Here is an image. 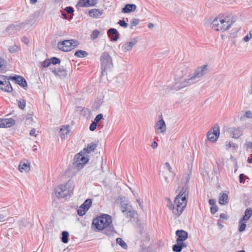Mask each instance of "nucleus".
<instances>
[{
  "mask_svg": "<svg viewBox=\"0 0 252 252\" xmlns=\"http://www.w3.org/2000/svg\"><path fill=\"white\" fill-rule=\"evenodd\" d=\"M208 66L204 65L197 67L194 72L189 76L188 78H184L187 74V69L185 67H181L179 71L182 72V75L176 74L174 82L170 86L171 90L179 91L199 81L200 78L206 74Z\"/></svg>",
  "mask_w": 252,
  "mask_h": 252,
  "instance_id": "1",
  "label": "nucleus"
},
{
  "mask_svg": "<svg viewBox=\"0 0 252 252\" xmlns=\"http://www.w3.org/2000/svg\"><path fill=\"white\" fill-rule=\"evenodd\" d=\"M189 188L185 185L180 191L178 195L175 197L174 203L175 210H174L173 214L175 218L179 217L184 211L187 204V199L189 197Z\"/></svg>",
  "mask_w": 252,
  "mask_h": 252,
  "instance_id": "2",
  "label": "nucleus"
},
{
  "mask_svg": "<svg viewBox=\"0 0 252 252\" xmlns=\"http://www.w3.org/2000/svg\"><path fill=\"white\" fill-rule=\"evenodd\" d=\"M74 186L71 181H68L65 184L61 185L55 189L58 198H64L73 193Z\"/></svg>",
  "mask_w": 252,
  "mask_h": 252,
  "instance_id": "3",
  "label": "nucleus"
},
{
  "mask_svg": "<svg viewBox=\"0 0 252 252\" xmlns=\"http://www.w3.org/2000/svg\"><path fill=\"white\" fill-rule=\"evenodd\" d=\"M234 22L233 16L232 14H228L215 18L213 20V24L215 26H218V22H220L221 27L219 28L220 31L224 32L229 29Z\"/></svg>",
  "mask_w": 252,
  "mask_h": 252,
  "instance_id": "4",
  "label": "nucleus"
},
{
  "mask_svg": "<svg viewBox=\"0 0 252 252\" xmlns=\"http://www.w3.org/2000/svg\"><path fill=\"white\" fill-rule=\"evenodd\" d=\"M100 61L102 69L101 76H103L107 75V70L113 67L112 59L108 53L105 52L101 55Z\"/></svg>",
  "mask_w": 252,
  "mask_h": 252,
  "instance_id": "5",
  "label": "nucleus"
},
{
  "mask_svg": "<svg viewBox=\"0 0 252 252\" xmlns=\"http://www.w3.org/2000/svg\"><path fill=\"white\" fill-rule=\"evenodd\" d=\"M112 222L111 217L107 214H103L99 217L94 219L93 221V224L98 230H102L105 226L108 225Z\"/></svg>",
  "mask_w": 252,
  "mask_h": 252,
  "instance_id": "6",
  "label": "nucleus"
},
{
  "mask_svg": "<svg viewBox=\"0 0 252 252\" xmlns=\"http://www.w3.org/2000/svg\"><path fill=\"white\" fill-rule=\"evenodd\" d=\"M79 44L78 41L75 39L65 40L58 43V48L63 52L70 51L76 47Z\"/></svg>",
  "mask_w": 252,
  "mask_h": 252,
  "instance_id": "7",
  "label": "nucleus"
},
{
  "mask_svg": "<svg viewBox=\"0 0 252 252\" xmlns=\"http://www.w3.org/2000/svg\"><path fill=\"white\" fill-rule=\"evenodd\" d=\"M88 160V158L85 157L84 153L81 152L75 156L73 163V166L78 170L81 169Z\"/></svg>",
  "mask_w": 252,
  "mask_h": 252,
  "instance_id": "8",
  "label": "nucleus"
},
{
  "mask_svg": "<svg viewBox=\"0 0 252 252\" xmlns=\"http://www.w3.org/2000/svg\"><path fill=\"white\" fill-rule=\"evenodd\" d=\"M220 135V128L217 124L215 125L209 130L207 134L208 139L211 142H215L218 139Z\"/></svg>",
  "mask_w": 252,
  "mask_h": 252,
  "instance_id": "9",
  "label": "nucleus"
},
{
  "mask_svg": "<svg viewBox=\"0 0 252 252\" xmlns=\"http://www.w3.org/2000/svg\"><path fill=\"white\" fill-rule=\"evenodd\" d=\"M92 200L91 199H86L77 209V211L78 215L80 216H84L89 209L90 207L92 205Z\"/></svg>",
  "mask_w": 252,
  "mask_h": 252,
  "instance_id": "10",
  "label": "nucleus"
},
{
  "mask_svg": "<svg viewBox=\"0 0 252 252\" xmlns=\"http://www.w3.org/2000/svg\"><path fill=\"white\" fill-rule=\"evenodd\" d=\"M0 89L7 92H11L13 90L8 79H7L4 76L0 80Z\"/></svg>",
  "mask_w": 252,
  "mask_h": 252,
  "instance_id": "11",
  "label": "nucleus"
},
{
  "mask_svg": "<svg viewBox=\"0 0 252 252\" xmlns=\"http://www.w3.org/2000/svg\"><path fill=\"white\" fill-rule=\"evenodd\" d=\"M50 69L56 76H59L61 77H64L67 75V71L63 67H59L56 68L55 67H51Z\"/></svg>",
  "mask_w": 252,
  "mask_h": 252,
  "instance_id": "12",
  "label": "nucleus"
},
{
  "mask_svg": "<svg viewBox=\"0 0 252 252\" xmlns=\"http://www.w3.org/2000/svg\"><path fill=\"white\" fill-rule=\"evenodd\" d=\"M18 169L21 172H28L30 171V162L26 159L21 161L19 165Z\"/></svg>",
  "mask_w": 252,
  "mask_h": 252,
  "instance_id": "13",
  "label": "nucleus"
},
{
  "mask_svg": "<svg viewBox=\"0 0 252 252\" xmlns=\"http://www.w3.org/2000/svg\"><path fill=\"white\" fill-rule=\"evenodd\" d=\"M15 124L12 118L0 119V127H9Z\"/></svg>",
  "mask_w": 252,
  "mask_h": 252,
  "instance_id": "14",
  "label": "nucleus"
},
{
  "mask_svg": "<svg viewBox=\"0 0 252 252\" xmlns=\"http://www.w3.org/2000/svg\"><path fill=\"white\" fill-rule=\"evenodd\" d=\"M107 34L112 41H116L119 38V33L114 28L109 29L107 31Z\"/></svg>",
  "mask_w": 252,
  "mask_h": 252,
  "instance_id": "15",
  "label": "nucleus"
},
{
  "mask_svg": "<svg viewBox=\"0 0 252 252\" xmlns=\"http://www.w3.org/2000/svg\"><path fill=\"white\" fill-rule=\"evenodd\" d=\"M228 131L232 135L233 138L237 139L242 134V131L241 127H230Z\"/></svg>",
  "mask_w": 252,
  "mask_h": 252,
  "instance_id": "16",
  "label": "nucleus"
},
{
  "mask_svg": "<svg viewBox=\"0 0 252 252\" xmlns=\"http://www.w3.org/2000/svg\"><path fill=\"white\" fill-rule=\"evenodd\" d=\"M176 235L177 236L176 241L184 242L188 237V232L184 230H178L176 231Z\"/></svg>",
  "mask_w": 252,
  "mask_h": 252,
  "instance_id": "17",
  "label": "nucleus"
},
{
  "mask_svg": "<svg viewBox=\"0 0 252 252\" xmlns=\"http://www.w3.org/2000/svg\"><path fill=\"white\" fill-rule=\"evenodd\" d=\"M97 3L96 0H79L77 5L79 7L94 6Z\"/></svg>",
  "mask_w": 252,
  "mask_h": 252,
  "instance_id": "18",
  "label": "nucleus"
},
{
  "mask_svg": "<svg viewBox=\"0 0 252 252\" xmlns=\"http://www.w3.org/2000/svg\"><path fill=\"white\" fill-rule=\"evenodd\" d=\"M156 129L159 130L158 132L164 133L166 130L165 123L163 119L158 121L156 125Z\"/></svg>",
  "mask_w": 252,
  "mask_h": 252,
  "instance_id": "19",
  "label": "nucleus"
},
{
  "mask_svg": "<svg viewBox=\"0 0 252 252\" xmlns=\"http://www.w3.org/2000/svg\"><path fill=\"white\" fill-rule=\"evenodd\" d=\"M102 230H103V233L107 236L113 235L116 233L112 223L105 226V228L102 229Z\"/></svg>",
  "mask_w": 252,
  "mask_h": 252,
  "instance_id": "20",
  "label": "nucleus"
},
{
  "mask_svg": "<svg viewBox=\"0 0 252 252\" xmlns=\"http://www.w3.org/2000/svg\"><path fill=\"white\" fill-rule=\"evenodd\" d=\"M69 132V126H63L60 129L59 135L62 139H65L67 137V135Z\"/></svg>",
  "mask_w": 252,
  "mask_h": 252,
  "instance_id": "21",
  "label": "nucleus"
},
{
  "mask_svg": "<svg viewBox=\"0 0 252 252\" xmlns=\"http://www.w3.org/2000/svg\"><path fill=\"white\" fill-rule=\"evenodd\" d=\"M177 243L172 247V250L175 252H180L182 249L187 247V245L184 242H181L176 241Z\"/></svg>",
  "mask_w": 252,
  "mask_h": 252,
  "instance_id": "22",
  "label": "nucleus"
},
{
  "mask_svg": "<svg viewBox=\"0 0 252 252\" xmlns=\"http://www.w3.org/2000/svg\"><path fill=\"white\" fill-rule=\"evenodd\" d=\"M136 9V6L134 4H126L122 9V12L127 13L134 11Z\"/></svg>",
  "mask_w": 252,
  "mask_h": 252,
  "instance_id": "23",
  "label": "nucleus"
},
{
  "mask_svg": "<svg viewBox=\"0 0 252 252\" xmlns=\"http://www.w3.org/2000/svg\"><path fill=\"white\" fill-rule=\"evenodd\" d=\"M137 42L135 38H133L131 41L126 43L123 46V48L125 51H129L131 50L134 45H135Z\"/></svg>",
  "mask_w": 252,
  "mask_h": 252,
  "instance_id": "24",
  "label": "nucleus"
},
{
  "mask_svg": "<svg viewBox=\"0 0 252 252\" xmlns=\"http://www.w3.org/2000/svg\"><path fill=\"white\" fill-rule=\"evenodd\" d=\"M103 13V10H99L97 9H92L89 11V14L91 17L97 18L102 15Z\"/></svg>",
  "mask_w": 252,
  "mask_h": 252,
  "instance_id": "25",
  "label": "nucleus"
},
{
  "mask_svg": "<svg viewBox=\"0 0 252 252\" xmlns=\"http://www.w3.org/2000/svg\"><path fill=\"white\" fill-rule=\"evenodd\" d=\"M17 84L23 88L27 87V83L26 79L21 76L17 75Z\"/></svg>",
  "mask_w": 252,
  "mask_h": 252,
  "instance_id": "26",
  "label": "nucleus"
},
{
  "mask_svg": "<svg viewBox=\"0 0 252 252\" xmlns=\"http://www.w3.org/2000/svg\"><path fill=\"white\" fill-rule=\"evenodd\" d=\"M23 121L26 126L32 125V123L33 122L32 115L30 114H27L23 118Z\"/></svg>",
  "mask_w": 252,
  "mask_h": 252,
  "instance_id": "27",
  "label": "nucleus"
},
{
  "mask_svg": "<svg viewBox=\"0 0 252 252\" xmlns=\"http://www.w3.org/2000/svg\"><path fill=\"white\" fill-rule=\"evenodd\" d=\"M96 144L94 142H91V143L88 144L87 146L84 148L83 150L87 153L89 154L91 152L94 151L96 149Z\"/></svg>",
  "mask_w": 252,
  "mask_h": 252,
  "instance_id": "28",
  "label": "nucleus"
},
{
  "mask_svg": "<svg viewBox=\"0 0 252 252\" xmlns=\"http://www.w3.org/2000/svg\"><path fill=\"white\" fill-rule=\"evenodd\" d=\"M252 216V209L251 208H248L245 211L244 215L241 218L242 220L246 221H248L250 218Z\"/></svg>",
  "mask_w": 252,
  "mask_h": 252,
  "instance_id": "29",
  "label": "nucleus"
},
{
  "mask_svg": "<svg viewBox=\"0 0 252 252\" xmlns=\"http://www.w3.org/2000/svg\"><path fill=\"white\" fill-rule=\"evenodd\" d=\"M228 195L225 193L220 194L219 202L221 205H225L228 203Z\"/></svg>",
  "mask_w": 252,
  "mask_h": 252,
  "instance_id": "30",
  "label": "nucleus"
},
{
  "mask_svg": "<svg viewBox=\"0 0 252 252\" xmlns=\"http://www.w3.org/2000/svg\"><path fill=\"white\" fill-rule=\"evenodd\" d=\"M124 213L126 217L131 219L134 217L136 212L131 207Z\"/></svg>",
  "mask_w": 252,
  "mask_h": 252,
  "instance_id": "31",
  "label": "nucleus"
},
{
  "mask_svg": "<svg viewBox=\"0 0 252 252\" xmlns=\"http://www.w3.org/2000/svg\"><path fill=\"white\" fill-rule=\"evenodd\" d=\"M88 55V53L86 51L81 50H77L74 53V56L78 58L85 57L87 56Z\"/></svg>",
  "mask_w": 252,
  "mask_h": 252,
  "instance_id": "32",
  "label": "nucleus"
},
{
  "mask_svg": "<svg viewBox=\"0 0 252 252\" xmlns=\"http://www.w3.org/2000/svg\"><path fill=\"white\" fill-rule=\"evenodd\" d=\"M246 222L245 220H242V219H240L239 221V228L238 230L240 232L244 231L246 227Z\"/></svg>",
  "mask_w": 252,
  "mask_h": 252,
  "instance_id": "33",
  "label": "nucleus"
},
{
  "mask_svg": "<svg viewBox=\"0 0 252 252\" xmlns=\"http://www.w3.org/2000/svg\"><path fill=\"white\" fill-rule=\"evenodd\" d=\"M62 241L63 243H67L68 242L69 233L67 231H64L62 233Z\"/></svg>",
  "mask_w": 252,
  "mask_h": 252,
  "instance_id": "34",
  "label": "nucleus"
},
{
  "mask_svg": "<svg viewBox=\"0 0 252 252\" xmlns=\"http://www.w3.org/2000/svg\"><path fill=\"white\" fill-rule=\"evenodd\" d=\"M131 207V206L128 205V204L125 203L124 201H121V208L123 213L127 211L128 209Z\"/></svg>",
  "mask_w": 252,
  "mask_h": 252,
  "instance_id": "35",
  "label": "nucleus"
},
{
  "mask_svg": "<svg viewBox=\"0 0 252 252\" xmlns=\"http://www.w3.org/2000/svg\"><path fill=\"white\" fill-rule=\"evenodd\" d=\"M116 243L120 245L122 248L125 250L127 249V246L122 238H118L116 239Z\"/></svg>",
  "mask_w": 252,
  "mask_h": 252,
  "instance_id": "36",
  "label": "nucleus"
},
{
  "mask_svg": "<svg viewBox=\"0 0 252 252\" xmlns=\"http://www.w3.org/2000/svg\"><path fill=\"white\" fill-rule=\"evenodd\" d=\"M167 201V207L171 210L172 211L173 213L174 210H175V204H173L171 200L169 198H166Z\"/></svg>",
  "mask_w": 252,
  "mask_h": 252,
  "instance_id": "37",
  "label": "nucleus"
},
{
  "mask_svg": "<svg viewBox=\"0 0 252 252\" xmlns=\"http://www.w3.org/2000/svg\"><path fill=\"white\" fill-rule=\"evenodd\" d=\"M26 100L25 99H20L18 101V106L19 108L23 110L26 107Z\"/></svg>",
  "mask_w": 252,
  "mask_h": 252,
  "instance_id": "38",
  "label": "nucleus"
},
{
  "mask_svg": "<svg viewBox=\"0 0 252 252\" xmlns=\"http://www.w3.org/2000/svg\"><path fill=\"white\" fill-rule=\"evenodd\" d=\"M140 23V20L138 19L133 18L130 21V29H133V26L138 25Z\"/></svg>",
  "mask_w": 252,
  "mask_h": 252,
  "instance_id": "39",
  "label": "nucleus"
},
{
  "mask_svg": "<svg viewBox=\"0 0 252 252\" xmlns=\"http://www.w3.org/2000/svg\"><path fill=\"white\" fill-rule=\"evenodd\" d=\"M228 219V216L227 214L224 213H222L220 216V218L218 220L217 224L220 225V221H222L223 220H227Z\"/></svg>",
  "mask_w": 252,
  "mask_h": 252,
  "instance_id": "40",
  "label": "nucleus"
},
{
  "mask_svg": "<svg viewBox=\"0 0 252 252\" xmlns=\"http://www.w3.org/2000/svg\"><path fill=\"white\" fill-rule=\"evenodd\" d=\"M49 60L51 62V64H53L54 65H56L57 64H59L60 63V60L57 57H52Z\"/></svg>",
  "mask_w": 252,
  "mask_h": 252,
  "instance_id": "41",
  "label": "nucleus"
},
{
  "mask_svg": "<svg viewBox=\"0 0 252 252\" xmlns=\"http://www.w3.org/2000/svg\"><path fill=\"white\" fill-rule=\"evenodd\" d=\"M99 34V32L98 30H94L91 35V37L92 39H96Z\"/></svg>",
  "mask_w": 252,
  "mask_h": 252,
  "instance_id": "42",
  "label": "nucleus"
},
{
  "mask_svg": "<svg viewBox=\"0 0 252 252\" xmlns=\"http://www.w3.org/2000/svg\"><path fill=\"white\" fill-rule=\"evenodd\" d=\"M18 223L19 226H20V228H21L22 227H25L27 226V224L29 223L27 220L26 219H23L22 220L19 221Z\"/></svg>",
  "mask_w": 252,
  "mask_h": 252,
  "instance_id": "43",
  "label": "nucleus"
},
{
  "mask_svg": "<svg viewBox=\"0 0 252 252\" xmlns=\"http://www.w3.org/2000/svg\"><path fill=\"white\" fill-rule=\"evenodd\" d=\"M5 60L1 58H0V71H3L5 70Z\"/></svg>",
  "mask_w": 252,
  "mask_h": 252,
  "instance_id": "44",
  "label": "nucleus"
},
{
  "mask_svg": "<svg viewBox=\"0 0 252 252\" xmlns=\"http://www.w3.org/2000/svg\"><path fill=\"white\" fill-rule=\"evenodd\" d=\"M252 38V30H251L249 33L244 37V40L248 42Z\"/></svg>",
  "mask_w": 252,
  "mask_h": 252,
  "instance_id": "45",
  "label": "nucleus"
},
{
  "mask_svg": "<svg viewBox=\"0 0 252 252\" xmlns=\"http://www.w3.org/2000/svg\"><path fill=\"white\" fill-rule=\"evenodd\" d=\"M51 64V62L49 59H46L42 63L41 65L43 67H48Z\"/></svg>",
  "mask_w": 252,
  "mask_h": 252,
  "instance_id": "46",
  "label": "nucleus"
},
{
  "mask_svg": "<svg viewBox=\"0 0 252 252\" xmlns=\"http://www.w3.org/2000/svg\"><path fill=\"white\" fill-rule=\"evenodd\" d=\"M96 126L97 123L93 121L90 126V130L92 131H94L96 129Z\"/></svg>",
  "mask_w": 252,
  "mask_h": 252,
  "instance_id": "47",
  "label": "nucleus"
},
{
  "mask_svg": "<svg viewBox=\"0 0 252 252\" xmlns=\"http://www.w3.org/2000/svg\"><path fill=\"white\" fill-rule=\"evenodd\" d=\"M103 118V115L102 114H98L94 119V122L97 123Z\"/></svg>",
  "mask_w": 252,
  "mask_h": 252,
  "instance_id": "48",
  "label": "nucleus"
},
{
  "mask_svg": "<svg viewBox=\"0 0 252 252\" xmlns=\"http://www.w3.org/2000/svg\"><path fill=\"white\" fill-rule=\"evenodd\" d=\"M118 24L120 26L126 28L128 27V25L127 23H126L124 20H120L118 22Z\"/></svg>",
  "mask_w": 252,
  "mask_h": 252,
  "instance_id": "49",
  "label": "nucleus"
},
{
  "mask_svg": "<svg viewBox=\"0 0 252 252\" xmlns=\"http://www.w3.org/2000/svg\"><path fill=\"white\" fill-rule=\"evenodd\" d=\"M138 231L139 234L140 235V238H142V235L144 233L143 226L141 225H139Z\"/></svg>",
  "mask_w": 252,
  "mask_h": 252,
  "instance_id": "50",
  "label": "nucleus"
},
{
  "mask_svg": "<svg viewBox=\"0 0 252 252\" xmlns=\"http://www.w3.org/2000/svg\"><path fill=\"white\" fill-rule=\"evenodd\" d=\"M211 25H212V28L213 29H214L215 30L217 31H220L219 28H220L221 27L220 22H218V26H215L213 24V21L212 22Z\"/></svg>",
  "mask_w": 252,
  "mask_h": 252,
  "instance_id": "51",
  "label": "nucleus"
},
{
  "mask_svg": "<svg viewBox=\"0 0 252 252\" xmlns=\"http://www.w3.org/2000/svg\"><path fill=\"white\" fill-rule=\"evenodd\" d=\"M218 210V207L217 205L213 206L210 208L211 213L212 214H214L215 213L217 212Z\"/></svg>",
  "mask_w": 252,
  "mask_h": 252,
  "instance_id": "52",
  "label": "nucleus"
},
{
  "mask_svg": "<svg viewBox=\"0 0 252 252\" xmlns=\"http://www.w3.org/2000/svg\"><path fill=\"white\" fill-rule=\"evenodd\" d=\"M65 10L68 14H72L74 12L73 8L70 6H67L65 8Z\"/></svg>",
  "mask_w": 252,
  "mask_h": 252,
  "instance_id": "53",
  "label": "nucleus"
},
{
  "mask_svg": "<svg viewBox=\"0 0 252 252\" xmlns=\"http://www.w3.org/2000/svg\"><path fill=\"white\" fill-rule=\"evenodd\" d=\"M11 30V31H14L15 30V26L13 25L9 26L6 29V32L9 31V33H12V31H10Z\"/></svg>",
  "mask_w": 252,
  "mask_h": 252,
  "instance_id": "54",
  "label": "nucleus"
},
{
  "mask_svg": "<svg viewBox=\"0 0 252 252\" xmlns=\"http://www.w3.org/2000/svg\"><path fill=\"white\" fill-rule=\"evenodd\" d=\"M9 51L10 53H14L16 52V45L10 46L8 48Z\"/></svg>",
  "mask_w": 252,
  "mask_h": 252,
  "instance_id": "55",
  "label": "nucleus"
},
{
  "mask_svg": "<svg viewBox=\"0 0 252 252\" xmlns=\"http://www.w3.org/2000/svg\"><path fill=\"white\" fill-rule=\"evenodd\" d=\"M21 41L27 45L28 44V43H29V41H30L29 39L27 37H26V36L23 37L21 38Z\"/></svg>",
  "mask_w": 252,
  "mask_h": 252,
  "instance_id": "56",
  "label": "nucleus"
},
{
  "mask_svg": "<svg viewBox=\"0 0 252 252\" xmlns=\"http://www.w3.org/2000/svg\"><path fill=\"white\" fill-rule=\"evenodd\" d=\"M245 175L243 174H241L239 175V181L241 183H244L245 182L244 180Z\"/></svg>",
  "mask_w": 252,
  "mask_h": 252,
  "instance_id": "57",
  "label": "nucleus"
},
{
  "mask_svg": "<svg viewBox=\"0 0 252 252\" xmlns=\"http://www.w3.org/2000/svg\"><path fill=\"white\" fill-rule=\"evenodd\" d=\"M245 145H246L247 148L252 149V142L247 141L245 143Z\"/></svg>",
  "mask_w": 252,
  "mask_h": 252,
  "instance_id": "58",
  "label": "nucleus"
},
{
  "mask_svg": "<svg viewBox=\"0 0 252 252\" xmlns=\"http://www.w3.org/2000/svg\"><path fill=\"white\" fill-rule=\"evenodd\" d=\"M245 116L248 118H252V113L250 111H247L245 113Z\"/></svg>",
  "mask_w": 252,
  "mask_h": 252,
  "instance_id": "59",
  "label": "nucleus"
},
{
  "mask_svg": "<svg viewBox=\"0 0 252 252\" xmlns=\"http://www.w3.org/2000/svg\"><path fill=\"white\" fill-rule=\"evenodd\" d=\"M216 200L214 199H211L209 200V203L210 205L215 206L216 204Z\"/></svg>",
  "mask_w": 252,
  "mask_h": 252,
  "instance_id": "60",
  "label": "nucleus"
},
{
  "mask_svg": "<svg viewBox=\"0 0 252 252\" xmlns=\"http://www.w3.org/2000/svg\"><path fill=\"white\" fill-rule=\"evenodd\" d=\"M35 132H36V130L35 128H32L31 130V131L30 132V135L31 136H36V134H35Z\"/></svg>",
  "mask_w": 252,
  "mask_h": 252,
  "instance_id": "61",
  "label": "nucleus"
},
{
  "mask_svg": "<svg viewBox=\"0 0 252 252\" xmlns=\"http://www.w3.org/2000/svg\"><path fill=\"white\" fill-rule=\"evenodd\" d=\"M165 165L166 166V167H167V168L168 169V170H169V171L170 172H172V168L170 166L169 163L168 162H166L165 163Z\"/></svg>",
  "mask_w": 252,
  "mask_h": 252,
  "instance_id": "62",
  "label": "nucleus"
},
{
  "mask_svg": "<svg viewBox=\"0 0 252 252\" xmlns=\"http://www.w3.org/2000/svg\"><path fill=\"white\" fill-rule=\"evenodd\" d=\"M151 146H152V147L153 149H155L157 148V147H158V143L156 141H153L152 144Z\"/></svg>",
  "mask_w": 252,
  "mask_h": 252,
  "instance_id": "63",
  "label": "nucleus"
},
{
  "mask_svg": "<svg viewBox=\"0 0 252 252\" xmlns=\"http://www.w3.org/2000/svg\"><path fill=\"white\" fill-rule=\"evenodd\" d=\"M148 27L149 29H153L154 27V25L152 23H149Z\"/></svg>",
  "mask_w": 252,
  "mask_h": 252,
  "instance_id": "64",
  "label": "nucleus"
}]
</instances>
